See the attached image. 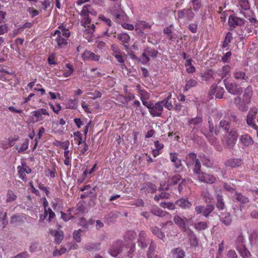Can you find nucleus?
I'll list each match as a JSON object with an SVG mask.
<instances>
[{"instance_id": "7ed1b4c3", "label": "nucleus", "mask_w": 258, "mask_h": 258, "mask_svg": "<svg viewBox=\"0 0 258 258\" xmlns=\"http://www.w3.org/2000/svg\"><path fill=\"white\" fill-rule=\"evenodd\" d=\"M50 35L52 37V44L55 48L59 49L67 47L69 44L71 32L69 29L66 28L62 24L53 32H52Z\"/></svg>"}, {"instance_id": "6e6d98bb", "label": "nucleus", "mask_w": 258, "mask_h": 258, "mask_svg": "<svg viewBox=\"0 0 258 258\" xmlns=\"http://www.w3.org/2000/svg\"><path fill=\"white\" fill-rule=\"evenodd\" d=\"M99 19L103 21L104 24L107 25L108 27H111L112 25V22L110 19L106 17L103 15H100L99 16Z\"/></svg>"}, {"instance_id": "f3484780", "label": "nucleus", "mask_w": 258, "mask_h": 258, "mask_svg": "<svg viewBox=\"0 0 258 258\" xmlns=\"http://www.w3.org/2000/svg\"><path fill=\"white\" fill-rule=\"evenodd\" d=\"M220 219L226 226L229 225L232 222V218L229 213H222L220 215Z\"/></svg>"}, {"instance_id": "9d476101", "label": "nucleus", "mask_w": 258, "mask_h": 258, "mask_svg": "<svg viewBox=\"0 0 258 258\" xmlns=\"http://www.w3.org/2000/svg\"><path fill=\"white\" fill-rule=\"evenodd\" d=\"M224 90L223 87L212 85L209 91V95H215L216 98L221 99L223 98Z\"/></svg>"}, {"instance_id": "4d7b16f0", "label": "nucleus", "mask_w": 258, "mask_h": 258, "mask_svg": "<svg viewBox=\"0 0 258 258\" xmlns=\"http://www.w3.org/2000/svg\"><path fill=\"white\" fill-rule=\"evenodd\" d=\"M155 146L156 147V149H154L152 151V154L154 157H156L159 154V151L161 148V147L160 146V143L158 141H157L155 142Z\"/></svg>"}, {"instance_id": "39448f33", "label": "nucleus", "mask_w": 258, "mask_h": 258, "mask_svg": "<svg viewBox=\"0 0 258 258\" xmlns=\"http://www.w3.org/2000/svg\"><path fill=\"white\" fill-rule=\"evenodd\" d=\"M18 175L19 177L24 182L28 180L26 174H30L32 172V169L25 162L21 163V166L17 167Z\"/></svg>"}, {"instance_id": "bf43d9fd", "label": "nucleus", "mask_w": 258, "mask_h": 258, "mask_svg": "<svg viewBox=\"0 0 258 258\" xmlns=\"http://www.w3.org/2000/svg\"><path fill=\"white\" fill-rule=\"evenodd\" d=\"M145 50H146V52L147 53V54L148 55L149 57H151L153 58H155L156 57H157V56L158 54L157 51H156V50H155L154 49L147 48Z\"/></svg>"}, {"instance_id": "dca6fc26", "label": "nucleus", "mask_w": 258, "mask_h": 258, "mask_svg": "<svg viewBox=\"0 0 258 258\" xmlns=\"http://www.w3.org/2000/svg\"><path fill=\"white\" fill-rule=\"evenodd\" d=\"M82 58L84 60H91L93 61H98L99 59V56L89 50H85L82 54Z\"/></svg>"}, {"instance_id": "a878e982", "label": "nucleus", "mask_w": 258, "mask_h": 258, "mask_svg": "<svg viewBox=\"0 0 258 258\" xmlns=\"http://www.w3.org/2000/svg\"><path fill=\"white\" fill-rule=\"evenodd\" d=\"M146 237V233L144 231H142L140 232L139 235L138 242L139 245L142 248H145L147 246V244L145 242Z\"/></svg>"}, {"instance_id": "13d9d810", "label": "nucleus", "mask_w": 258, "mask_h": 258, "mask_svg": "<svg viewBox=\"0 0 258 258\" xmlns=\"http://www.w3.org/2000/svg\"><path fill=\"white\" fill-rule=\"evenodd\" d=\"M55 53H52L50 54L47 59L48 63L50 65H55L57 63L56 60H55Z\"/></svg>"}, {"instance_id": "393cba45", "label": "nucleus", "mask_w": 258, "mask_h": 258, "mask_svg": "<svg viewBox=\"0 0 258 258\" xmlns=\"http://www.w3.org/2000/svg\"><path fill=\"white\" fill-rule=\"evenodd\" d=\"M111 14L115 17L118 22L123 20L125 16L124 12L120 8H118L116 11L111 10Z\"/></svg>"}, {"instance_id": "864d4df0", "label": "nucleus", "mask_w": 258, "mask_h": 258, "mask_svg": "<svg viewBox=\"0 0 258 258\" xmlns=\"http://www.w3.org/2000/svg\"><path fill=\"white\" fill-rule=\"evenodd\" d=\"M214 209V206L212 205H208L206 207H204V216L206 217L212 213Z\"/></svg>"}, {"instance_id": "a19ab883", "label": "nucleus", "mask_w": 258, "mask_h": 258, "mask_svg": "<svg viewBox=\"0 0 258 258\" xmlns=\"http://www.w3.org/2000/svg\"><path fill=\"white\" fill-rule=\"evenodd\" d=\"M29 140L26 139L22 144L21 147L19 148L18 146L15 147L16 150H18V153H21L28 149Z\"/></svg>"}, {"instance_id": "774afa93", "label": "nucleus", "mask_w": 258, "mask_h": 258, "mask_svg": "<svg viewBox=\"0 0 258 258\" xmlns=\"http://www.w3.org/2000/svg\"><path fill=\"white\" fill-rule=\"evenodd\" d=\"M28 12L32 18H33L39 14V11L33 8H29L27 10Z\"/></svg>"}, {"instance_id": "052dcab7", "label": "nucleus", "mask_w": 258, "mask_h": 258, "mask_svg": "<svg viewBox=\"0 0 258 258\" xmlns=\"http://www.w3.org/2000/svg\"><path fill=\"white\" fill-rule=\"evenodd\" d=\"M67 251L66 248L62 247H61L59 250L56 249L53 251L52 255L54 256H56L57 255H60L62 254H64Z\"/></svg>"}, {"instance_id": "0e129e2a", "label": "nucleus", "mask_w": 258, "mask_h": 258, "mask_svg": "<svg viewBox=\"0 0 258 258\" xmlns=\"http://www.w3.org/2000/svg\"><path fill=\"white\" fill-rule=\"evenodd\" d=\"M155 250V246L153 243H151L149 248V251L147 254L148 258L152 257Z\"/></svg>"}, {"instance_id": "2eb2a0df", "label": "nucleus", "mask_w": 258, "mask_h": 258, "mask_svg": "<svg viewBox=\"0 0 258 258\" xmlns=\"http://www.w3.org/2000/svg\"><path fill=\"white\" fill-rule=\"evenodd\" d=\"M257 113V109H254L251 110L249 112L247 116V123L251 126L253 128H256V124L253 121V119L255 118L256 114Z\"/></svg>"}, {"instance_id": "c85d7f7f", "label": "nucleus", "mask_w": 258, "mask_h": 258, "mask_svg": "<svg viewBox=\"0 0 258 258\" xmlns=\"http://www.w3.org/2000/svg\"><path fill=\"white\" fill-rule=\"evenodd\" d=\"M186 165L187 167H189L190 165L192 164L193 163L196 162V160H199L197 158V155L194 153H189L186 157Z\"/></svg>"}, {"instance_id": "f704fd0d", "label": "nucleus", "mask_w": 258, "mask_h": 258, "mask_svg": "<svg viewBox=\"0 0 258 258\" xmlns=\"http://www.w3.org/2000/svg\"><path fill=\"white\" fill-rule=\"evenodd\" d=\"M203 121L202 117L198 116L195 118L189 119L187 121V124L189 125L198 126Z\"/></svg>"}, {"instance_id": "e2e57ef3", "label": "nucleus", "mask_w": 258, "mask_h": 258, "mask_svg": "<svg viewBox=\"0 0 258 258\" xmlns=\"http://www.w3.org/2000/svg\"><path fill=\"white\" fill-rule=\"evenodd\" d=\"M239 5L242 9L247 10L250 8L249 4L247 0H239Z\"/></svg>"}, {"instance_id": "79ce46f5", "label": "nucleus", "mask_w": 258, "mask_h": 258, "mask_svg": "<svg viewBox=\"0 0 258 258\" xmlns=\"http://www.w3.org/2000/svg\"><path fill=\"white\" fill-rule=\"evenodd\" d=\"M252 87L250 86L247 87L244 90L243 97L246 101H249L252 95Z\"/></svg>"}, {"instance_id": "8fccbe9b", "label": "nucleus", "mask_w": 258, "mask_h": 258, "mask_svg": "<svg viewBox=\"0 0 258 258\" xmlns=\"http://www.w3.org/2000/svg\"><path fill=\"white\" fill-rule=\"evenodd\" d=\"M194 227L197 230H204L208 227L207 223L206 222H198L195 224Z\"/></svg>"}, {"instance_id": "5fc2aeb1", "label": "nucleus", "mask_w": 258, "mask_h": 258, "mask_svg": "<svg viewBox=\"0 0 258 258\" xmlns=\"http://www.w3.org/2000/svg\"><path fill=\"white\" fill-rule=\"evenodd\" d=\"M162 208L167 209L169 210H174L175 205L173 203L162 201Z\"/></svg>"}, {"instance_id": "de8ad7c7", "label": "nucleus", "mask_w": 258, "mask_h": 258, "mask_svg": "<svg viewBox=\"0 0 258 258\" xmlns=\"http://www.w3.org/2000/svg\"><path fill=\"white\" fill-rule=\"evenodd\" d=\"M137 233L134 231H128L125 235V239L126 240L133 241L136 238Z\"/></svg>"}, {"instance_id": "4be33fe9", "label": "nucleus", "mask_w": 258, "mask_h": 258, "mask_svg": "<svg viewBox=\"0 0 258 258\" xmlns=\"http://www.w3.org/2000/svg\"><path fill=\"white\" fill-rule=\"evenodd\" d=\"M241 161L239 159L231 158L226 161V165L232 168H236L241 165Z\"/></svg>"}, {"instance_id": "a18cd8bd", "label": "nucleus", "mask_w": 258, "mask_h": 258, "mask_svg": "<svg viewBox=\"0 0 258 258\" xmlns=\"http://www.w3.org/2000/svg\"><path fill=\"white\" fill-rule=\"evenodd\" d=\"M198 85V81L195 79H191L187 81L185 86V90H188L192 87H196Z\"/></svg>"}, {"instance_id": "ddd939ff", "label": "nucleus", "mask_w": 258, "mask_h": 258, "mask_svg": "<svg viewBox=\"0 0 258 258\" xmlns=\"http://www.w3.org/2000/svg\"><path fill=\"white\" fill-rule=\"evenodd\" d=\"M135 30L140 35L143 34V31L148 28H150V25L144 21H138L135 25Z\"/></svg>"}, {"instance_id": "f257e3e1", "label": "nucleus", "mask_w": 258, "mask_h": 258, "mask_svg": "<svg viewBox=\"0 0 258 258\" xmlns=\"http://www.w3.org/2000/svg\"><path fill=\"white\" fill-rule=\"evenodd\" d=\"M90 15L95 16L97 15V12L94 10L91 5H86L84 6L80 13V15L82 18L81 22L82 26L85 28L84 36L88 41H91V37L96 28L95 24H90L92 20L89 16Z\"/></svg>"}, {"instance_id": "4c0bfd02", "label": "nucleus", "mask_w": 258, "mask_h": 258, "mask_svg": "<svg viewBox=\"0 0 258 258\" xmlns=\"http://www.w3.org/2000/svg\"><path fill=\"white\" fill-rule=\"evenodd\" d=\"M17 196L14 194V191L11 189H9L7 193L6 202L10 203L16 200Z\"/></svg>"}, {"instance_id": "c03bdc74", "label": "nucleus", "mask_w": 258, "mask_h": 258, "mask_svg": "<svg viewBox=\"0 0 258 258\" xmlns=\"http://www.w3.org/2000/svg\"><path fill=\"white\" fill-rule=\"evenodd\" d=\"M174 221L179 227L185 230V222L183 219L178 216H176L174 218Z\"/></svg>"}, {"instance_id": "5701e85b", "label": "nucleus", "mask_w": 258, "mask_h": 258, "mask_svg": "<svg viewBox=\"0 0 258 258\" xmlns=\"http://www.w3.org/2000/svg\"><path fill=\"white\" fill-rule=\"evenodd\" d=\"M136 89L138 93L140 95V99L141 101L147 100L149 98V94L146 91L142 89L140 85H138L136 86Z\"/></svg>"}, {"instance_id": "2f4dec72", "label": "nucleus", "mask_w": 258, "mask_h": 258, "mask_svg": "<svg viewBox=\"0 0 258 258\" xmlns=\"http://www.w3.org/2000/svg\"><path fill=\"white\" fill-rule=\"evenodd\" d=\"M194 168L192 171L197 176V177L201 174L202 171H201V164L199 160H196V162L193 163Z\"/></svg>"}, {"instance_id": "f8f14e48", "label": "nucleus", "mask_w": 258, "mask_h": 258, "mask_svg": "<svg viewBox=\"0 0 258 258\" xmlns=\"http://www.w3.org/2000/svg\"><path fill=\"white\" fill-rule=\"evenodd\" d=\"M33 116H34L36 119V121H41L43 119L42 115L49 116V113L47 109L42 108L36 110H34L32 112Z\"/></svg>"}, {"instance_id": "9b49d317", "label": "nucleus", "mask_w": 258, "mask_h": 258, "mask_svg": "<svg viewBox=\"0 0 258 258\" xmlns=\"http://www.w3.org/2000/svg\"><path fill=\"white\" fill-rule=\"evenodd\" d=\"M228 23L230 27L234 28L236 26H241L243 25L244 24V20L234 16L231 15L229 18Z\"/></svg>"}, {"instance_id": "b1692460", "label": "nucleus", "mask_w": 258, "mask_h": 258, "mask_svg": "<svg viewBox=\"0 0 258 258\" xmlns=\"http://www.w3.org/2000/svg\"><path fill=\"white\" fill-rule=\"evenodd\" d=\"M66 68L63 73L62 76L66 78L71 76L74 72V68L73 64L68 63L66 64Z\"/></svg>"}, {"instance_id": "603ef678", "label": "nucleus", "mask_w": 258, "mask_h": 258, "mask_svg": "<svg viewBox=\"0 0 258 258\" xmlns=\"http://www.w3.org/2000/svg\"><path fill=\"white\" fill-rule=\"evenodd\" d=\"M236 199L238 202H240L241 204H245L249 202L248 199L247 197H244L241 194H236Z\"/></svg>"}, {"instance_id": "69168bd1", "label": "nucleus", "mask_w": 258, "mask_h": 258, "mask_svg": "<svg viewBox=\"0 0 258 258\" xmlns=\"http://www.w3.org/2000/svg\"><path fill=\"white\" fill-rule=\"evenodd\" d=\"M220 126L222 127L225 131H228L230 127V125L227 121L222 120L220 122Z\"/></svg>"}, {"instance_id": "c756f323", "label": "nucleus", "mask_w": 258, "mask_h": 258, "mask_svg": "<svg viewBox=\"0 0 258 258\" xmlns=\"http://www.w3.org/2000/svg\"><path fill=\"white\" fill-rule=\"evenodd\" d=\"M237 250L243 258H249L251 255L250 252L246 249L244 245L237 248Z\"/></svg>"}, {"instance_id": "49530a36", "label": "nucleus", "mask_w": 258, "mask_h": 258, "mask_svg": "<svg viewBox=\"0 0 258 258\" xmlns=\"http://www.w3.org/2000/svg\"><path fill=\"white\" fill-rule=\"evenodd\" d=\"M150 60V58L149 57L147 53L146 50L144 53H142L141 57L139 59V62H140L141 63L143 64H147Z\"/></svg>"}, {"instance_id": "338daca9", "label": "nucleus", "mask_w": 258, "mask_h": 258, "mask_svg": "<svg viewBox=\"0 0 258 258\" xmlns=\"http://www.w3.org/2000/svg\"><path fill=\"white\" fill-rule=\"evenodd\" d=\"M22 221V218L21 216L17 215H15L11 217V223H15L17 222H21Z\"/></svg>"}, {"instance_id": "c9c22d12", "label": "nucleus", "mask_w": 258, "mask_h": 258, "mask_svg": "<svg viewBox=\"0 0 258 258\" xmlns=\"http://www.w3.org/2000/svg\"><path fill=\"white\" fill-rule=\"evenodd\" d=\"M173 258H184L185 256L184 251L179 248H177L173 250Z\"/></svg>"}, {"instance_id": "bb28decb", "label": "nucleus", "mask_w": 258, "mask_h": 258, "mask_svg": "<svg viewBox=\"0 0 258 258\" xmlns=\"http://www.w3.org/2000/svg\"><path fill=\"white\" fill-rule=\"evenodd\" d=\"M33 23L27 22L25 23L22 26L19 27L17 29L14 31L15 35L21 33L25 29L30 28L32 27Z\"/></svg>"}, {"instance_id": "7c9ffc66", "label": "nucleus", "mask_w": 258, "mask_h": 258, "mask_svg": "<svg viewBox=\"0 0 258 258\" xmlns=\"http://www.w3.org/2000/svg\"><path fill=\"white\" fill-rule=\"evenodd\" d=\"M100 244L96 243H90L87 244L84 248L86 252L90 251L93 250H98L99 249Z\"/></svg>"}, {"instance_id": "680f3d73", "label": "nucleus", "mask_w": 258, "mask_h": 258, "mask_svg": "<svg viewBox=\"0 0 258 258\" xmlns=\"http://www.w3.org/2000/svg\"><path fill=\"white\" fill-rule=\"evenodd\" d=\"M82 230L79 229L75 231L73 233V238L77 242H80L81 241V233Z\"/></svg>"}, {"instance_id": "6ab92c4d", "label": "nucleus", "mask_w": 258, "mask_h": 258, "mask_svg": "<svg viewBox=\"0 0 258 258\" xmlns=\"http://www.w3.org/2000/svg\"><path fill=\"white\" fill-rule=\"evenodd\" d=\"M233 76L236 80H243L247 81V80L248 79V77L246 75L245 73L239 69L235 70L234 73H233Z\"/></svg>"}, {"instance_id": "cd10ccee", "label": "nucleus", "mask_w": 258, "mask_h": 258, "mask_svg": "<svg viewBox=\"0 0 258 258\" xmlns=\"http://www.w3.org/2000/svg\"><path fill=\"white\" fill-rule=\"evenodd\" d=\"M166 99L162 101V106L164 105L165 107L168 110H171L173 108L171 101V94L167 93Z\"/></svg>"}, {"instance_id": "a211bd4d", "label": "nucleus", "mask_w": 258, "mask_h": 258, "mask_svg": "<svg viewBox=\"0 0 258 258\" xmlns=\"http://www.w3.org/2000/svg\"><path fill=\"white\" fill-rule=\"evenodd\" d=\"M117 38L122 42L125 47H128L130 41V37L127 34L125 33L119 34L117 35Z\"/></svg>"}, {"instance_id": "20e7f679", "label": "nucleus", "mask_w": 258, "mask_h": 258, "mask_svg": "<svg viewBox=\"0 0 258 258\" xmlns=\"http://www.w3.org/2000/svg\"><path fill=\"white\" fill-rule=\"evenodd\" d=\"M238 133L235 130H232L226 135L224 146L228 149H232L235 146L238 137Z\"/></svg>"}, {"instance_id": "37998d69", "label": "nucleus", "mask_w": 258, "mask_h": 258, "mask_svg": "<svg viewBox=\"0 0 258 258\" xmlns=\"http://www.w3.org/2000/svg\"><path fill=\"white\" fill-rule=\"evenodd\" d=\"M217 208L220 210H224L225 208V205L222 197L220 194H218L217 196Z\"/></svg>"}, {"instance_id": "6e6552de", "label": "nucleus", "mask_w": 258, "mask_h": 258, "mask_svg": "<svg viewBox=\"0 0 258 258\" xmlns=\"http://www.w3.org/2000/svg\"><path fill=\"white\" fill-rule=\"evenodd\" d=\"M197 178L200 182L208 184H212L216 180V177L213 175L203 172Z\"/></svg>"}, {"instance_id": "412c9836", "label": "nucleus", "mask_w": 258, "mask_h": 258, "mask_svg": "<svg viewBox=\"0 0 258 258\" xmlns=\"http://www.w3.org/2000/svg\"><path fill=\"white\" fill-rule=\"evenodd\" d=\"M141 190H144L148 193H154L156 191V186L152 183L147 182L143 184Z\"/></svg>"}, {"instance_id": "3c124183", "label": "nucleus", "mask_w": 258, "mask_h": 258, "mask_svg": "<svg viewBox=\"0 0 258 258\" xmlns=\"http://www.w3.org/2000/svg\"><path fill=\"white\" fill-rule=\"evenodd\" d=\"M78 100L77 99H70L68 101L67 106L69 108L76 109L78 106Z\"/></svg>"}, {"instance_id": "ea45409f", "label": "nucleus", "mask_w": 258, "mask_h": 258, "mask_svg": "<svg viewBox=\"0 0 258 258\" xmlns=\"http://www.w3.org/2000/svg\"><path fill=\"white\" fill-rule=\"evenodd\" d=\"M209 123V130L208 131H205V133H203L204 135L206 136V137H210L213 134L214 127L213 122L211 120L210 118H209L208 120Z\"/></svg>"}, {"instance_id": "72a5a7b5", "label": "nucleus", "mask_w": 258, "mask_h": 258, "mask_svg": "<svg viewBox=\"0 0 258 258\" xmlns=\"http://www.w3.org/2000/svg\"><path fill=\"white\" fill-rule=\"evenodd\" d=\"M64 164L67 166L71 165L72 152L70 151H64Z\"/></svg>"}, {"instance_id": "e433bc0d", "label": "nucleus", "mask_w": 258, "mask_h": 258, "mask_svg": "<svg viewBox=\"0 0 258 258\" xmlns=\"http://www.w3.org/2000/svg\"><path fill=\"white\" fill-rule=\"evenodd\" d=\"M54 236L55 242L59 244L61 243L63 238V233L61 231H55L54 232Z\"/></svg>"}, {"instance_id": "0eeeda50", "label": "nucleus", "mask_w": 258, "mask_h": 258, "mask_svg": "<svg viewBox=\"0 0 258 258\" xmlns=\"http://www.w3.org/2000/svg\"><path fill=\"white\" fill-rule=\"evenodd\" d=\"M123 242L121 240H117L114 242L109 249V252L112 256L116 257L122 251Z\"/></svg>"}, {"instance_id": "f03ea898", "label": "nucleus", "mask_w": 258, "mask_h": 258, "mask_svg": "<svg viewBox=\"0 0 258 258\" xmlns=\"http://www.w3.org/2000/svg\"><path fill=\"white\" fill-rule=\"evenodd\" d=\"M90 15L95 16L97 15V12L94 10L91 5H86L84 6L80 13V15L82 18L81 22L82 26L85 28L84 36L88 41H91V37L96 28L95 24H90L92 20L89 16Z\"/></svg>"}, {"instance_id": "423d86ee", "label": "nucleus", "mask_w": 258, "mask_h": 258, "mask_svg": "<svg viewBox=\"0 0 258 258\" xmlns=\"http://www.w3.org/2000/svg\"><path fill=\"white\" fill-rule=\"evenodd\" d=\"M194 17L195 14L191 8L184 9L177 11L178 20L186 18L187 20L191 21Z\"/></svg>"}, {"instance_id": "58836bf2", "label": "nucleus", "mask_w": 258, "mask_h": 258, "mask_svg": "<svg viewBox=\"0 0 258 258\" xmlns=\"http://www.w3.org/2000/svg\"><path fill=\"white\" fill-rule=\"evenodd\" d=\"M200 158L203 165H204L207 167H211L212 166V161L205 155H201L200 156Z\"/></svg>"}, {"instance_id": "4468645a", "label": "nucleus", "mask_w": 258, "mask_h": 258, "mask_svg": "<svg viewBox=\"0 0 258 258\" xmlns=\"http://www.w3.org/2000/svg\"><path fill=\"white\" fill-rule=\"evenodd\" d=\"M149 112L153 116H159L161 115V101H159L153 104V107L150 109Z\"/></svg>"}, {"instance_id": "1a4fd4ad", "label": "nucleus", "mask_w": 258, "mask_h": 258, "mask_svg": "<svg viewBox=\"0 0 258 258\" xmlns=\"http://www.w3.org/2000/svg\"><path fill=\"white\" fill-rule=\"evenodd\" d=\"M225 86L227 90L232 94L236 95L242 92V88L239 87L235 83L227 82L225 83Z\"/></svg>"}, {"instance_id": "09e8293b", "label": "nucleus", "mask_w": 258, "mask_h": 258, "mask_svg": "<svg viewBox=\"0 0 258 258\" xmlns=\"http://www.w3.org/2000/svg\"><path fill=\"white\" fill-rule=\"evenodd\" d=\"M172 25H170L169 27H167L164 29L163 32L165 35L167 36V37L172 40L173 38V32L171 30Z\"/></svg>"}, {"instance_id": "473e14b6", "label": "nucleus", "mask_w": 258, "mask_h": 258, "mask_svg": "<svg viewBox=\"0 0 258 258\" xmlns=\"http://www.w3.org/2000/svg\"><path fill=\"white\" fill-rule=\"evenodd\" d=\"M176 203L177 206L184 209L189 208L191 206V204L188 201L183 199L178 200Z\"/></svg>"}, {"instance_id": "aec40b11", "label": "nucleus", "mask_w": 258, "mask_h": 258, "mask_svg": "<svg viewBox=\"0 0 258 258\" xmlns=\"http://www.w3.org/2000/svg\"><path fill=\"white\" fill-rule=\"evenodd\" d=\"M240 141L245 146H248L252 145L253 141L252 138L247 134L241 135L240 137Z\"/></svg>"}]
</instances>
